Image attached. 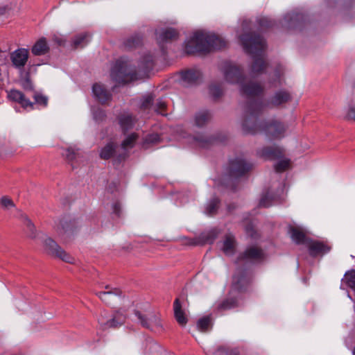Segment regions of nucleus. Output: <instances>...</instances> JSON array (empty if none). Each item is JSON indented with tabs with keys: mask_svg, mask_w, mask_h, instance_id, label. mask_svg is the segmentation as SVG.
I'll return each instance as SVG.
<instances>
[{
	"mask_svg": "<svg viewBox=\"0 0 355 355\" xmlns=\"http://www.w3.org/2000/svg\"><path fill=\"white\" fill-rule=\"evenodd\" d=\"M263 112V105L258 102L245 106L241 121L243 130L248 134H257L263 132L266 135L272 139H279L284 137L286 126L280 121L271 119L267 122L259 120Z\"/></svg>",
	"mask_w": 355,
	"mask_h": 355,
	"instance_id": "1",
	"label": "nucleus"
},
{
	"mask_svg": "<svg viewBox=\"0 0 355 355\" xmlns=\"http://www.w3.org/2000/svg\"><path fill=\"white\" fill-rule=\"evenodd\" d=\"M225 81L230 84H239L241 93L248 98L261 96L263 92V86L257 83H244L245 76L243 70L231 62H224L220 68Z\"/></svg>",
	"mask_w": 355,
	"mask_h": 355,
	"instance_id": "2",
	"label": "nucleus"
},
{
	"mask_svg": "<svg viewBox=\"0 0 355 355\" xmlns=\"http://www.w3.org/2000/svg\"><path fill=\"white\" fill-rule=\"evenodd\" d=\"M227 42L214 33L198 31L185 42L184 51L187 54L208 53L226 46Z\"/></svg>",
	"mask_w": 355,
	"mask_h": 355,
	"instance_id": "3",
	"label": "nucleus"
},
{
	"mask_svg": "<svg viewBox=\"0 0 355 355\" xmlns=\"http://www.w3.org/2000/svg\"><path fill=\"white\" fill-rule=\"evenodd\" d=\"M240 41L245 51L254 59L252 71L254 73H261L266 68L264 60L266 44L264 39L259 34L250 31L240 35Z\"/></svg>",
	"mask_w": 355,
	"mask_h": 355,
	"instance_id": "4",
	"label": "nucleus"
},
{
	"mask_svg": "<svg viewBox=\"0 0 355 355\" xmlns=\"http://www.w3.org/2000/svg\"><path fill=\"white\" fill-rule=\"evenodd\" d=\"M110 76L112 80L116 83L125 84L133 80L136 76V73L126 60L121 58L117 60L112 67Z\"/></svg>",
	"mask_w": 355,
	"mask_h": 355,
	"instance_id": "5",
	"label": "nucleus"
},
{
	"mask_svg": "<svg viewBox=\"0 0 355 355\" xmlns=\"http://www.w3.org/2000/svg\"><path fill=\"white\" fill-rule=\"evenodd\" d=\"M291 94L286 89H279L274 93V94L269 98L266 103H263L259 100H250L248 102L245 106L249 105L254 102H258L263 105V110L266 107H279L291 101Z\"/></svg>",
	"mask_w": 355,
	"mask_h": 355,
	"instance_id": "6",
	"label": "nucleus"
},
{
	"mask_svg": "<svg viewBox=\"0 0 355 355\" xmlns=\"http://www.w3.org/2000/svg\"><path fill=\"white\" fill-rule=\"evenodd\" d=\"M135 314L141 325L146 329L155 331L162 327L159 315L153 312L141 313L139 311H135Z\"/></svg>",
	"mask_w": 355,
	"mask_h": 355,
	"instance_id": "7",
	"label": "nucleus"
},
{
	"mask_svg": "<svg viewBox=\"0 0 355 355\" xmlns=\"http://www.w3.org/2000/svg\"><path fill=\"white\" fill-rule=\"evenodd\" d=\"M44 248L46 253L51 256L58 257L67 263H72L73 262L74 259L62 250L51 238H46L44 241Z\"/></svg>",
	"mask_w": 355,
	"mask_h": 355,
	"instance_id": "8",
	"label": "nucleus"
},
{
	"mask_svg": "<svg viewBox=\"0 0 355 355\" xmlns=\"http://www.w3.org/2000/svg\"><path fill=\"white\" fill-rule=\"evenodd\" d=\"M253 164L242 158L231 160L229 164V175L232 178H237L251 170Z\"/></svg>",
	"mask_w": 355,
	"mask_h": 355,
	"instance_id": "9",
	"label": "nucleus"
},
{
	"mask_svg": "<svg viewBox=\"0 0 355 355\" xmlns=\"http://www.w3.org/2000/svg\"><path fill=\"white\" fill-rule=\"evenodd\" d=\"M265 258L263 251L257 247L251 246L248 248L245 251L241 254L237 260L238 263H255L262 261Z\"/></svg>",
	"mask_w": 355,
	"mask_h": 355,
	"instance_id": "10",
	"label": "nucleus"
},
{
	"mask_svg": "<svg viewBox=\"0 0 355 355\" xmlns=\"http://www.w3.org/2000/svg\"><path fill=\"white\" fill-rule=\"evenodd\" d=\"M251 280L252 275L248 270L238 268L233 276L232 284L235 289L243 291L251 282Z\"/></svg>",
	"mask_w": 355,
	"mask_h": 355,
	"instance_id": "11",
	"label": "nucleus"
},
{
	"mask_svg": "<svg viewBox=\"0 0 355 355\" xmlns=\"http://www.w3.org/2000/svg\"><path fill=\"white\" fill-rule=\"evenodd\" d=\"M306 246L308 248L309 253L311 257H317L319 255H323L328 253L331 247L328 244L327 242L308 239L306 242Z\"/></svg>",
	"mask_w": 355,
	"mask_h": 355,
	"instance_id": "12",
	"label": "nucleus"
},
{
	"mask_svg": "<svg viewBox=\"0 0 355 355\" xmlns=\"http://www.w3.org/2000/svg\"><path fill=\"white\" fill-rule=\"evenodd\" d=\"M125 317L119 313H116L111 318H107L105 314H101L98 319V324L103 330L120 327L125 322Z\"/></svg>",
	"mask_w": 355,
	"mask_h": 355,
	"instance_id": "13",
	"label": "nucleus"
},
{
	"mask_svg": "<svg viewBox=\"0 0 355 355\" xmlns=\"http://www.w3.org/2000/svg\"><path fill=\"white\" fill-rule=\"evenodd\" d=\"M29 58V52L26 49H18L10 53V60L12 66L19 71H22Z\"/></svg>",
	"mask_w": 355,
	"mask_h": 355,
	"instance_id": "14",
	"label": "nucleus"
},
{
	"mask_svg": "<svg viewBox=\"0 0 355 355\" xmlns=\"http://www.w3.org/2000/svg\"><path fill=\"white\" fill-rule=\"evenodd\" d=\"M259 157L268 160L279 159L284 157V150L278 146L263 147L258 151Z\"/></svg>",
	"mask_w": 355,
	"mask_h": 355,
	"instance_id": "15",
	"label": "nucleus"
},
{
	"mask_svg": "<svg viewBox=\"0 0 355 355\" xmlns=\"http://www.w3.org/2000/svg\"><path fill=\"white\" fill-rule=\"evenodd\" d=\"M182 84L185 86L198 83L201 78L202 73L197 69H190L180 73Z\"/></svg>",
	"mask_w": 355,
	"mask_h": 355,
	"instance_id": "16",
	"label": "nucleus"
},
{
	"mask_svg": "<svg viewBox=\"0 0 355 355\" xmlns=\"http://www.w3.org/2000/svg\"><path fill=\"white\" fill-rule=\"evenodd\" d=\"M156 39L161 44L175 40L179 37L178 31L173 28H165L156 31Z\"/></svg>",
	"mask_w": 355,
	"mask_h": 355,
	"instance_id": "17",
	"label": "nucleus"
},
{
	"mask_svg": "<svg viewBox=\"0 0 355 355\" xmlns=\"http://www.w3.org/2000/svg\"><path fill=\"white\" fill-rule=\"evenodd\" d=\"M8 98L14 102L19 103L23 108H33V103L26 98L24 94L17 89H11L8 92Z\"/></svg>",
	"mask_w": 355,
	"mask_h": 355,
	"instance_id": "18",
	"label": "nucleus"
},
{
	"mask_svg": "<svg viewBox=\"0 0 355 355\" xmlns=\"http://www.w3.org/2000/svg\"><path fill=\"white\" fill-rule=\"evenodd\" d=\"M118 148L116 143L113 141H110L107 143L100 152V157L103 159H108L111 157L114 158L115 162H121V161L119 160V155L121 153H118L116 148Z\"/></svg>",
	"mask_w": 355,
	"mask_h": 355,
	"instance_id": "19",
	"label": "nucleus"
},
{
	"mask_svg": "<svg viewBox=\"0 0 355 355\" xmlns=\"http://www.w3.org/2000/svg\"><path fill=\"white\" fill-rule=\"evenodd\" d=\"M92 92L96 100L101 104L108 103L112 98V94L100 83H95Z\"/></svg>",
	"mask_w": 355,
	"mask_h": 355,
	"instance_id": "20",
	"label": "nucleus"
},
{
	"mask_svg": "<svg viewBox=\"0 0 355 355\" xmlns=\"http://www.w3.org/2000/svg\"><path fill=\"white\" fill-rule=\"evenodd\" d=\"M109 286H106V291H102L97 293L98 297L107 305H112L115 300L121 295V291L117 288L109 290Z\"/></svg>",
	"mask_w": 355,
	"mask_h": 355,
	"instance_id": "21",
	"label": "nucleus"
},
{
	"mask_svg": "<svg viewBox=\"0 0 355 355\" xmlns=\"http://www.w3.org/2000/svg\"><path fill=\"white\" fill-rule=\"evenodd\" d=\"M137 139V135L136 133H131L122 142L121 150V153L119 155V160L123 161L127 157V150L132 148Z\"/></svg>",
	"mask_w": 355,
	"mask_h": 355,
	"instance_id": "22",
	"label": "nucleus"
},
{
	"mask_svg": "<svg viewBox=\"0 0 355 355\" xmlns=\"http://www.w3.org/2000/svg\"><path fill=\"white\" fill-rule=\"evenodd\" d=\"M119 123L124 134L132 129L135 124V119L129 113H123L118 117Z\"/></svg>",
	"mask_w": 355,
	"mask_h": 355,
	"instance_id": "23",
	"label": "nucleus"
},
{
	"mask_svg": "<svg viewBox=\"0 0 355 355\" xmlns=\"http://www.w3.org/2000/svg\"><path fill=\"white\" fill-rule=\"evenodd\" d=\"M174 316L178 324L182 327L185 326L188 322L187 317L184 311L182 309V304L179 299H175L173 302Z\"/></svg>",
	"mask_w": 355,
	"mask_h": 355,
	"instance_id": "24",
	"label": "nucleus"
},
{
	"mask_svg": "<svg viewBox=\"0 0 355 355\" xmlns=\"http://www.w3.org/2000/svg\"><path fill=\"white\" fill-rule=\"evenodd\" d=\"M289 233L292 240L297 244L306 245V242L308 241V239H309V238L306 237L304 232L297 227L290 226Z\"/></svg>",
	"mask_w": 355,
	"mask_h": 355,
	"instance_id": "25",
	"label": "nucleus"
},
{
	"mask_svg": "<svg viewBox=\"0 0 355 355\" xmlns=\"http://www.w3.org/2000/svg\"><path fill=\"white\" fill-rule=\"evenodd\" d=\"M211 119V113L207 110L197 112L194 116V124L196 127L202 128L207 125Z\"/></svg>",
	"mask_w": 355,
	"mask_h": 355,
	"instance_id": "26",
	"label": "nucleus"
},
{
	"mask_svg": "<svg viewBox=\"0 0 355 355\" xmlns=\"http://www.w3.org/2000/svg\"><path fill=\"white\" fill-rule=\"evenodd\" d=\"M90 35L87 33H82L76 35L72 40V45L75 49H82L90 41Z\"/></svg>",
	"mask_w": 355,
	"mask_h": 355,
	"instance_id": "27",
	"label": "nucleus"
},
{
	"mask_svg": "<svg viewBox=\"0 0 355 355\" xmlns=\"http://www.w3.org/2000/svg\"><path fill=\"white\" fill-rule=\"evenodd\" d=\"M49 49L46 39L42 37L36 42L32 47L31 51L35 55H42L46 54Z\"/></svg>",
	"mask_w": 355,
	"mask_h": 355,
	"instance_id": "28",
	"label": "nucleus"
},
{
	"mask_svg": "<svg viewBox=\"0 0 355 355\" xmlns=\"http://www.w3.org/2000/svg\"><path fill=\"white\" fill-rule=\"evenodd\" d=\"M235 239L232 234L226 236L223 242V251L227 255H232L235 251Z\"/></svg>",
	"mask_w": 355,
	"mask_h": 355,
	"instance_id": "29",
	"label": "nucleus"
},
{
	"mask_svg": "<svg viewBox=\"0 0 355 355\" xmlns=\"http://www.w3.org/2000/svg\"><path fill=\"white\" fill-rule=\"evenodd\" d=\"M141 42L142 38L139 35H135L127 38L124 41L123 45L125 49H131L139 46L141 44Z\"/></svg>",
	"mask_w": 355,
	"mask_h": 355,
	"instance_id": "30",
	"label": "nucleus"
},
{
	"mask_svg": "<svg viewBox=\"0 0 355 355\" xmlns=\"http://www.w3.org/2000/svg\"><path fill=\"white\" fill-rule=\"evenodd\" d=\"M209 355H239V353L235 349H231L225 346H220Z\"/></svg>",
	"mask_w": 355,
	"mask_h": 355,
	"instance_id": "31",
	"label": "nucleus"
},
{
	"mask_svg": "<svg viewBox=\"0 0 355 355\" xmlns=\"http://www.w3.org/2000/svg\"><path fill=\"white\" fill-rule=\"evenodd\" d=\"M211 142V139L205 136L193 137L192 144L196 147L206 148Z\"/></svg>",
	"mask_w": 355,
	"mask_h": 355,
	"instance_id": "32",
	"label": "nucleus"
},
{
	"mask_svg": "<svg viewBox=\"0 0 355 355\" xmlns=\"http://www.w3.org/2000/svg\"><path fill=\"white\" fill-rule=\"evenodd\" d=\"M237 300L235 298H228L223 301L218 306V311H225L237 306Z\"/></svg>",
	"mask_w": 355,
	"mask_h": 355,
	"instance_id": "33",
	"label": "nucleus"
},
{
	"mask_svg": "<svg viewBox=\"0 0 355 355\" xmlns=\"http://www.w3.org/2000/svg\"><path fill=\"white\" fill-rule=\"evenodd\" d=\"M219 200L217 198H213L207 205L205 213L208 215L214 214L218 207Z\"/></svg>",
	"mask_w": 355,
	"mask_h": 355,
	"instance_id": "34",
	"label": "nucleus"
},
{
	"mask_svg": "<svg viewBox=\"0 0 355 355\" xmlns=\"http://www.w3.org/2000/svg\"><path fill=\"white\" fill-rule=\"evenodd\" d=\"M24 225L26 227L30 237L35 236V227L31 220L26 216H22Z\"/></svg>",
	"mask_w": 355,
	"mask_h": 355,
	"instance_id": "35",
	"label": "nucleus"
},
{
	"mask_svg": "<svg viewBox=\"0 0 355 355\" xmlns=\"http://www.w3.org/2000/svg\"><path fill=\"white\" fill-rule=\"evenodd\" d=\"M291 166V160L289 159H280L275 164V170L277 172H282L288 169Z\"/></svg>",
	"mask_w": 355,
	"mask_h": 355,
	"instance_id": "36",
	"label": "nucleus"
},
{
	"mask_svg": "<svg viewBox=\"0 0 355 355\" xmlns=\"http://www.w3.org/2000/svg\"><path fill=\"white\" fill-rule=\"evenodd\" d=\"M223 90L220 85L216 84H211L209 87V93L214 98L217 99L223 95Z\"/></svg>",
	"mask_w": 355,
	"mask_h": 355,
	"instance_id": "37",
	"label": "nucleus"
},
{
	"mask_svg": "<svg viewBox=\"0 0 355 355\" xmlns=\"http://www.w3.org/2000/svg\"><path fill=\"white\" fill-rule=\"evenodd\" d=\"M211 321L209 318L205 317L200 319L197 323V327L201 331H206L209 329Z\"/></svg>",
	"mask_w": 355,
	"mask_h": 355,
	"instance_id": "38",
	"label": "nucleus"
},
{
	"mask_svg": "<svg viewBox=\"0 0 355 355\" xmlns=\"http://www.w3.org/2000/svg\"><path fill=\"white\" fill-rule=\"evenodd\" d=\"M272 200L273 198L272 195L269 192H267L263 195L260 199L259 206L262 207H268L272 205Z\"/></svg>",
	"mask_w": 355,
	"mask_h": 355,
	"instance_id": "39",
	"label": "nucleus"
},
{
	"mask_svg": "<svg viewBox=\"0 0 355 355\" xmlns=\"http://www.w3.org/2000/svg\"><path fill=\"white\" fill-rule=\"evenodd\" d=\"M166 107V102L164 101H163L162 99H157L155 103V107H154V110L157 113L164 116L166 114L164 112Z\"/></svg>",
	"mask_w": 355,
	"mask_h": 355,
	"instance_id": "40",
	"label": "nucleus"
},
{
	"mask_svg": "<svg viewBox=\"0 0 355 355\" xmlns=\"http://www.w3.org/2000/svg\"><path fill=\"white\" fill-rule=\"evenodd\" d=\"M78 154V150L73 149V148H66L62 153V156L65 157V158L69 161H73L75 159Z\"/></svg>",
	"mask_w": 355,
	"mask_h": 355,
	"instance_id": "41",
	"label": "nucleus"
},
{
	"mask_svg": "<svg viewBox=\"0 0 355 355\" xmlns=\"http://www.w3.org/2000/svg\"><path fill=\"white\" fill-rule=\"evenodd\" d=\"M300 18V15L295 12L288 13L285 15L284 18V21L288 27H292L294 25V23L292 21L293 20H297Z\"/></svg>",
	"mask_w": 355,
	"mask_h": 355,
	"instance_id": "42",
	"label": "nucleus"
},
{
	"mask_svg": "<svg viewBox=\"0 0 355 355\" xmlns=\"http://www.w3.org/2000/svg\"><path fill=\"white\" fill-rule=\"evenodd\" d=\"M35 101L37 104L43 107H46L48 104V98L40 93H35L33 96Z\"/></svg>",
	"mask_w": 355,
	"mask_h": 355,
	"instance_id": "43",
	"label": "nucleus"
},
{
	"mask_svg": "<svg viewBox=\"0 0 355 355\" xmlns=\"http://www.w3.org/2000/svg\"><path fill=\"white\" fill-rule=\"evenodd\" d=\"M93 116L96 121H101L105 118L106 114L103 110L97 107L93 110Z\"/></svg>",
	"mask_w": 355,
	"mask_h": 355,
	"instance_id": "44",
	"label": "nucleus"
},
{
	"mask_svg": "<svg viewBox=\"0 0 355 355\" xmlns=\"http://www.w3.org/2000/svg\"><path fill=\"white\" fill-rule=\"evenodd\" d=\"M153 96L151 94H147L144 97L143 101L141 105V109L146 110L149 108L153 103Z\"/></svg>",
	"mask_w": 355,
	"mask_h": 355,
	"instance_id": "45",
	"label": "nucleus"
},
{
	"mask_svg": "<svg viewBox=\"0 0 355 355\" xmlns=\"http://www.w3.org/2000/svg\"><path fill=\"white\" fill-rule=\"evenodd\" d=\"M0 203L1 206L6 209H9L15 206L13 201L6 196H3L1 198Z\"/></svg>",
	"mask_w": 355,
	"mask_h": 355,
	"instance_id": "46",
	"label": "nucleus"
},
{
	"mask_svg": "<svg viewBox=\"0 0 355 355\" xmlns=\"http://www.w3.org/2000/svg\"><path fill=\"white\" fill-rule=\"evenodd\" d=\"M259 25L261 30L272 26V22L266 17L261 18L259 20Z\"/></svg>",
	"mask_w": 355,
	"mask_h": 355,
	"instance_id": "47",
	"label": "nucleus"
},
{
	"mask_svg": "<svg viewBox=\"0 0 355 355\" xmlns=\"http://www.w3.org/2000/svg\"><path fill=\"white\" fill-rule=\"evenodd\" d=\"M346 118L348 120H353L355 121V106L353 105H349L347 113H346Z\"/></svg>",
	"mask_w": 355,
	"mask_h": 355,
	"instance_id": "48",
	"label": "nucleus"
},
{
	"mask_svg": "<svg viewBox=\"0 0 355 355\" xmlns=\"http://www.w3.org/2000/svg\"><path fill=\"white\" fill-rule=\"evenodd\" d=\"M21 86L26 90H32L33 89V84L28 78L22 80Z\"/></svg>",
	"mask_w": 355,
	"mask_h": 355,
	"instance_id": "49",
	"label": "nucleus"
},
{
	"mask_svg": "<svg viewBox=\"0 0 355 355\" xmlns=\"http://www.w3.org/2000/svg\"><path fill=\"white\" fill-rule=\"evenodd\" d=\"M112 210L113 213H114L117 216H120L121 212V204L118 202H114L112 205Z\"/></svg>",
	"mask_w": 355,
	"mask_h": 355,
	"instance_id": "50",
	"label": "nucleus"
},
{
	"mask_svg": "<svg viewBox=\"0 0 355 355\" xmlns=\"http://www.w3.org/2000/svg\"><path fill=\"white\" fill-rule=\"evenodd\" d=\"M144 67L146 68L151 67V64L153 62V58H152V56L151 55H148V56H147V58H145L144 60Z\"/></svg>",
	"mask_w": 355,
	"mask_h": 355,
	"instance_id": "51",
	"label": "nucleus"
},
{
	"mask_svg": "<svg viewBox=\"0 0 355 355\" xmlns=\"http://www.w3.org/2000/svg\"><path fill=\"white\" fill-rule=\"evenodd\" d=\"M245 231H246L247 234H249L250 236H252V237L254 236L255 231H254V230L253 229L252 227H251L250 225H248L245 227Z\"/></svg>",
	"mask_w": 355,
	"mask_h": 355,
	"instance_id": "52",
	"label": "nucleus"
},
{
	"mask_svg": "<svg viewBox=\"0 0 355 355\" xmlns=\"http://www.w3.org/2000/svg\"><path fill=\"white\" fill-rule=\"evenodd\" d=\"M216 237V234L214 232L209 233V236L206 237L205 241L208 243H212Z\"/></svg>",
	"mask_w": 355,
	"mask_h": 355,
	"instance_id": "53",
	"label": "nucleus"
},
{
	"mask_svg": "<svg viewBox=\"0 0 355 355\" xmlns=\"http://www.w3.org/2000/svg\"><path fill=\"white\" fill-rule=\"evenodd\" d=\"M150 137H153V138L152 139L149 138V140L150 141H156L158 139V135H152V136H150Z\"/></svg>",
	"mask_w": 355,
	"mask_h": 355,
	"instance_id": "54",
	"label": "nucleus"
},
{
	"mask_svg": "<svg viewBox=\"0 0 355 355\" xmlns=\"http://www.w3.org/2000/svg\"><path fill=\"white\" fill-rule=\"evenodd\" d=\"M248 26V21H244L243 22V28H246Z\"/></svg>",
	"mask_w": 355,
	"mask_h": 355,
	"instance_id": "55",
	"label": "nucleus"
},
{
	"mask_svg": "<svg viewBox=\"0 0 355 355\" xmlns=\"http://www.w3.org/2000/svg\"><path fill=\"white\" fill-rule=\"evenodd\" d=\"M5 12V8H0V15L3 14Z\"/></svg>",
	"mask_w": 355,
	"mask_h": 355,
	"instance_id": "56",
	"label": "nucleus"
},
{
	"mask_svg": "<svg viewBox=\"0 0 355 355\" xmlns=\"http://www.w3.org/2000/svg\"><path fill=\"white\" fill-rule=\"evenodd\" d=\"M353 353H354V354L355 355V347H354V351H353Z\"/></svg>",
	"mask_w": 355,
	"mask_h": 355,
	"instance_id": "57",
	"label": "nucleus"
},
{
	"mask_svg": "<svg viewBox=\"0 0 355 355\" xmlns=\"http://www.w3.org/2000/svg\"><path fill=\"white\" fill-rule=\"evenodd\" d=\"M58 43H59V45L62 44L61 42H60V41L58 42Z\"/></svg>",
	"mask_w": 355,
	"mask_h": 355,
	"instance_id": "58",
	"label": "nucleus"
}]
</instances>
